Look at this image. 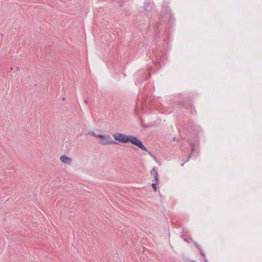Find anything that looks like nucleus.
<instances>
[{
  "mask_svg": "<svg viewBox=\"0 0 262 262\" xmlns=\"http://www.w3.org/2000/svg\"><path fill=\"white\" fill-rule=\"evenodd\" d=\"M113 136L115 140L125 143L130 142L133 136H127L121 133H116L113 134Z\"/></svg>",
  "mask_w": 262,
  "mask_h": 262,
  "instance_id": "nucleus-1",
  "label": "nucleus"
},
{
  "mask_svg": "<svg viewBox=\"0 0 262 262\" xmlns=\"http://www.w3.org/2000/svg\"><path fill=\"white\" fill-rule=\"evenodd\" d=\"M130 142L132 143L133 144L136 145L140 149L145 151H147V149L143 146L142 142L140 141H139L136 137L132 136V137H131V140Z\"/></svg>",
  "mask_w": 262,
  "mask_h": 262,
  "instance_id": "nucleus-2",
  "label": "nucleus"
},
{
  "mask_svg": "<svg viewBox=\"0 0 262 262\" xmlns=\"http://www.w3.org/2000/svg\"><path fill=\"white\" fill-rule=\"evenodd\" d=\"M100 143L102 145H108L115 144L116 142L112 139L110 135H106L103 140L100 142Z\"/></svg>",
  "mask_w": 262,
  "mask_h": 262,
  "instance_id": "nucleus-3",
  "label": "nucleus"
},
{
  "mask_svg": "<svg viewBox=\"0 0 262 262\" xmlns=\"http://www.w3.org/2000/svg\"><path fill=\"white\" fill-rule=\"evenodd\" d=\"M60 160L62 162L68 165H71L72 163V159L66 155H62L60 157Z\"/></svg>",
  "mask_w": 262,
  "mask_h": 262,
  "instance_id": "nucleus-4",
  "label": "nucleus"
},
{
  "mask_svg": "<svg viewBox=\"0 0 262 262\" xmlns=\"http://www.w3.org/2000/svg\"><path fill=\"white\" fill-rule=\"evenodd\" d=\"M150 173H151V174H152L154 176L156 183H158V182L159 181V174L158 173V171L156 170V169L155 167H154L151 170Z\"/></svg>",
  "mask_w": 262,
  "mask_h": 262,
  "instance_id": "nucleus-5",
  "label": "nucleus"
},
{
  "mask_svg": "<svg viewBox=\"0 0 262 262\" xmlns=\"http://www.w3.org/2000/svg\"><path fill=\"white\" fill-rule=\"evenodd\" d=\"M150 2L148 1H145L144 3L143 8L145 10L148 11L150 9Z\"/></svg>",
  "mask_w": 262,
  "mask_h": 262,
  "instance_id": "nucleus-6",
  "label": "nucleus"
},
{
  "mask_svg": "<svg viewBox=\"0 0 262 262\" xmlns=\"http://www.w3.org/2000/svg\"><path fill=\"white\" fill-rule=\"evenodd\" d=\"M93 135L95 137H99L103 139L106 135H97L95 133H93Z\"/></svg>",
  "mask_w": 262,
  "mask_h": 262,
  "instance_id": "nucleus-7",
  "label": "nucleus"
},
{
  "mask_svg": "<svg viewBox=\"0 0 262 262\" xmlns=\"http://www.w3.org/2000/svg\"><path fill=\"white\" fill-rule=\"evenodd\" d=\"M151 186H152V188L154 189V191H156L157 190L156 184L152 183L151 184Z\"/></svg>",
  "mask_w": 262,
  "mask_h": 262,
  "instance_id": "nucleus-8",
  "label": "nucleus"
},
{
  "mask_svg": "<svg viewBox=\"0 0 262 262\" xmlns=\"http://www.w3.org/2000/svg\"><path fill=\"white\" fill-rule=\"evenodd\" d=\"M84 102H85V103H88V101H87V100H86L84 101Z\"/></svg>",
  "mask_w": 262,
  "mask_h": 262,
  "instance_id": "nucleus-9",
  "label": "nucleus"
}]
</instances>
